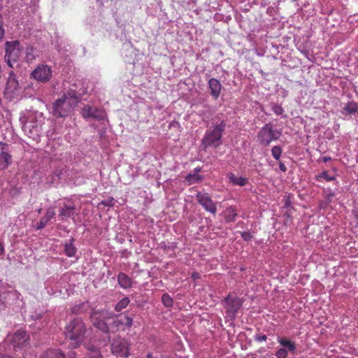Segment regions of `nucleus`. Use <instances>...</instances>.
<instances>
[{"label": "nucleus", "instance_id": "1", "mask_svg": "<svg viewBox=\"0 0 358 358\" xmlns=\"http://www.w3.org/2000/svg\"><path fill=\"white\" fill-rule=\"evenodd\" d=\"M81 94L75 90L71 89L63 96L55 100L52 104V113L57 117L68 116L80 100Z\"/></svg>", "mask_w": 358, "mask_h": 358}, {"label": "nucleus", "instance_id": "2", "mask_svg": "<svg viewBox=\"0 0 358 358\" xmlns=\"http://www.w3.org/2000/svg\"><path fill=\"white\" fill-rule=\"evenodd\" d=\"M91 322L92 325L103 332L105 336L103 341L99 342V346L106 345L110 340L109 333L118 330L120 321L117 318L104 320V315L102 312L94 310L91 314Z\"/></svg>", "mask_w": 358, "mask_h": 358}, {"label": "nucleus", "instance_id": "3", "mask_svg": "<svg viewBox=\"0 0 358 358\" xmlns=\"http://www.w3.org/2000/svg\"><path fill=\"white\" fill-rule=\"evenodd\" d=\"M86 333V326L80 318H75L66 327L65 336L71 343L69 345L76 348L83 341Z\"/></svg>", "mask_w": 358, "mask_h": 358}, {"label": "nucleus", "instance_id": "4", "mask_svg": "<svg viewBox=\"0 0 358 358\" xmlns=\"http://www.w3.org/2000/svg\"><path fill=\"white\" fill-rule=\"evenodd\" d=\"M24 131L32 138L39 136L43 122L42 114L29 112L27 115L20 117Z\"/></svg>", "mask_w": 358, "mask_h": 358}, {"label": "nucleus", "instance_id": "5", "mask_svg": "<svg viewBox=\"0 0 358 358\" xmlns=\"http://www.w3.org/2000/svg\"><path fill=\"white\" fill-rule=\"evenodd\" d=\"M225 127L226 122L224 120H222L219 123L213 122L211 127L206 131L202 139V145L204 148L210 146L218 147L221 144V138Z\"/></svg>", "mask_w": 358, "mask_h": 358}, {"label": "nucleus", "instance_id": "6", "mask_svg": "<svg viewBox=\"0 0 358 358\" xmlns=\"http://www.w3.org/2000/svg\"><path fill=\"white\" fill-rule=\"evenodd\" d=\"M5 48L6 63L10 67L13 68V64L18 61L21 55L22 48L18 41H7Z\"/></svg>", "mask_w": 358, "mask_h": 358}, {"label": "nucleus", "instance_id": "7", "mask_svg": "<svg viewBox=\"0 0 358 358\" xmlns=\"http://www.w3.org/2000/svg\"><path fill=\"white\" fill-rule=\"evenodd\" d=\"M280 136L281 132L280 131L273 129L271 124H267L259 131L258 139L262 144L267 146L272 141L278 139Z\"/></svg>", "mask_w": 358, "mask_h": 358}, {"label": "nucleus", "instance_id": "8", "mask_svg": "<svg viewBox=\"0 0 358 358\" xmlns=\"http://www.w3.org/2000/svg\"><path fill=\"white\" fill-rule=\"evenodd\" d=\"M224 302V308L226 309L227 317L231 320L234 319L236 313L242 306V299L236 296L229 294L225 298Z\"/></svg>", "mask_w": 358, "mask_h": 358}, {"label": "nucleus", "instance_id": "9", "mask_svg": "<svg viewBox=\"0 0 358 358\" xmlns=\"http://www.w3.org/2000/svg\"><path fill=\"white\" fill-rule=\"evenodd\" d=\"M199 203L207 211L215 215L217 212L216 204L212 201L208 193L199 192L196 194Z\"/></svg>", "mask_w": 358, "mask_h": 358}, {"label": "nucleus", "instance_id": "10", "mask_svg": "<svg viewBox=\"0 0 358 358\" xmlns=\"http://www.w3.org/2000/svg\"><path fill=\"white\" fill-rule=\"evenodd\" d=\"M31 76L39 82L45 83L50 79L52 71L48 65H40L32 71Z\"/></svg>", "mask_w": 358, "mask_h": 358}, {"label": "nucleus", "instance_id": "11", "mask_svg": "<svg viewBox=\"0 0 358 358\" xmlns=\"http://www.w3.org/2000/svg\"><path fill=\"white\" fill-rule=\"evenodd\" d=\"M29 339V335L23 330H18L13 335L8 336L6 341H10L13 348H21L24 346Z\"/></svg>", "mask_w": 358, "mask_h": 358}, {"label": "nucleus", "instance_id": "12", "mask_svg": "<svg viewBox=\"0 0 358 358\" xmlns=\"http://www.w3.org/2000/svg\"><path fill=\"white\" fill-rule=\"evenodd\" d=\"M12 163L10 147L0 142V169H6Z\"/></svg>", "mask_w": 358, "mask_h": 358}, {"label": "nucleus", "instance_id": "13", "mask_svg": "<svg viewBox=\"0 0 358 358\" xmlns=\"http://www.w3.org/2000/svg\"><path fill=\"white\" fill-rule=\"evenodd\" d=\"M111 350L113 354L120 357H127L129 355L128 345L124 339H114L111 345Z\"/></svg>", "mask_w": 358, "mask_h": 358}, {"label": "nucleus", "instance_id": "14", "mask_svg": "<svg viewBox=\"0 0 358 358\" xmlns=\"http://www.w3.org/2000/svg\"><path fill=\"white\" fill-rule=\"evenodd\" d=\"M82 115L84 118H92L96 120H103L105 117L103 110L90 106H86L83 108Z\"/></svg>", "mask_w": 358, "mask_h": 358}, {"label": "nucleus", "instance_id": "15", "mask_svg": "<svg viewBox=\"0 0 358 358\" xmlns=\"http://www.w3.org/2000/svg\"><path fill=\"white\" fill-rule=\"evenodd\" d=\"M208 86L210 90L211 95L214 99H217L220 96L222 89L220 82L215 78H211L208 81Z\"/></svg>", "mask_w": 358, "mask_h": 358}, {"label": "nucleus", "instance_id": "16", "mask_svg": "<svg viewBox=\"0 0 358 358\" xmlns=\"http://www.w3.org/2000/svg\"><path fill=\"white\" fill-rule=\"evenodd\" d=\"M55 215V212L54 209L52 208H49L47 210L45 215L40 220L39 222H38L36 229H43L47 225L48 222L52 218L54 217Z\"/></svg>", "mask_w": 358, "mask_h": 358}, {"label": "nucleus", "instance_id": "17", "mask_svg": "<svg viewBox=\"0 0 358 358\" xmlns=\"http://www.w3.org/2000/svg\"><path fill=\"white\" fill-rule=\"evenodd\" d=\"M75 215V207L73 206H67L64 205L63 207L61 208L60 212L59 214V217L62 220H65L66 218H74Z\"/></svg>", "mask_w": 358, "mask_h": 358}, {"label": "nucleus", "instance_id": "18", "mask_svg": "<svg viewBox=\"0 0 358 358\" xmlns=\"http://www.w3.org/2000/svg\"><path fill=\"white\" fill-rule=\"evenodd\" d=\"M229 182L234 185H238L241 187L245 186L248 184V180L245 177L238 176L232 173H229L227 175Z\"/></svg>", "mask_w": 358, "mask_h": 358}, {"label": "nucleus", "instance_id": "19", "mask_svg": "<svg viewBox=\"0 0 358 358\" xmlns=\"http://www.w3.org/2000/svg\"><path fill=\"white\" fill-rule=\"evenodd\" d=\"M200 171L201 168H196L194 169V173H190L186 176L185 180L188 185H192L199 182L202 180V176L198 173Z\"/></svg>", "mask_w": 358, "mask_h": 358}, {"label": "nucleus", "instance_id": "20", "mask_svg": "<svg viewBox=\"0 0 358 358\" xmlns=\"http://www.w3.org/2000/svg\"><path fill=\"white\" fill-rule=\"evenodd\" d=\"M101 346H95L92 343H89L87 346L88 354L85 358H102L99 352Z\"/></svg>", "mask_w": 358, "mask_h": 358}, {"label": "nucleus", "instance_id": "21", "mask_svg": "<svg viewBox=\"0 0 358 358\" xmlns=\"http://www.w3.org/2000/svg\"><path fill=\"white\" fill-rule=\"evenodd\" d=\"M278 341L287 352H294L296 349L295 343L287 338H278Z\"/></svg>", "mask_w": 358, "mask_h": 358}, {"label": "nucleus", "instance_id": "22", "mask_svg": "<svg viewBox=\"0 0 358 358\" xmlns=\"http://www.w3.org/2000/svg\"><path fill=\"white\" fill-rule=\"evenodd\" d=\"M343 115H352L358 113V104L355 102H348L343 108L342 111Z\"/></svg>", "mask_w": 358, "mask_h": 358}, {"label": "nucleus", "instance_id": "23", "mask_svg": "<svg viewBox=\"0 0 358 358\" xmlns=\"http://www.w3.org/2000/svg\"><path fill=\"white\" fill-rule=\"evenodd\" d=\"M117 280L120 285L124 289L129 288L131 286V278L123 273H119Z\"/></svg>", "mask_w": 358, "mask_h": 358}, {"label": "nucleus", "instance_id": "24", "mask_svg": "<svg viewBox=\"0 0 358 358\" xmlns=\"http://www.w3.org/2000/svg\"><path fill=\"white\" fill-rule=\"evenodd\" d=\"M72 242L73 240H71L69 243H66L64 245V252L69 257H73L76 252V248Z\"/></svg>", "mask_w": 358, "mask_h": 358}, {"label": "nucleus", "instance_id": "25", "mask_svg": "<svg viewBox=\"0 0 358 358\" xmlns=\"http://www.w3.org/2000/svg\"><path fill=\"white\" fill-rule=\"evenodd\" d=\"M129 303V299L127 297H124L121 299L115 307L116 311H121L122 309L125 308Z\"/></svg>", "mask_w": 358, "mask_h": 358}, {"label": "nucleus", "instance_id": "26", "mask_svg": "<svg viewBox=\"0 0 358 358\" xmlns=\"http://www.w3.org/2000/svg\"><path fill=\"white\" fill-rule=\"evenodd\" d=\"M227 221L232 222L235 220L237 216L236 210L234 207L230 206L227 210Z\"/></svg>", "mask_w": 358, "mask_h": 358}, {"label": "nucleus", "instance_id": "27", "mask_svg": "<svg viewBox=\"0 0 358 358\" xmlns=\"http://www.w3.org/2000/svg\"><path fill=\"white\" fill-rule=\"evenodd\" d=\"M48 358H66V355L60 350H54L48 352Z\"/></svg>", "mask_w": 358, "mask_h": 358}, {"label": "nucleus", "instance_id": "28", "mask_svg": "<svg viewBox=\"0 0 358 358\" xmlns=\"http://www.w3.org/2000/svg\"><path fill=\"white\" fill-rule=\"evenodd\" d=\"M162 301L166 307H171L173 304L172 298L168 294H163Z\"/></svg>", "mask_w": 358, "mask_h": 358}, {"label": "nucleus", "instance_id": "29", "mask_svg": "<svg viewBox=\"0 0 358 358\" xmlns=\"http://www.w3.org/2000/svg\"><path fill=\"white\" fill-rule=\"evenodd\" d=\"M272 156L278 160L280 157L282 150L279 146H274L271 150Z\"/></svg>", "mask_w": 358, "mask_h": 358}, {"label": "nucleus", "instance_id": "30", "mask_svg": "<svg viewBox=\"0 0 358 358\" xmlns=\"http://www.w3.org/2000/svg\"><path fill=\"white\" fill-rule=\"evenodd\" d=\"M114 203H115L114 199L113 197H110L108 199H106V200L101 201V203H99V208H101V206L111 207V206H114Z\"/></svg>", "mask_w": 358, "mask_h": 358}, {"label": "nucleus", "instance_id": "31", "mask_svg": "<svg viewBox=\"0 0 358 358\" xmlns=\"http://www.w3.org/2000/svg\"><path fill=\"white\" fill-rule=\"evenodd\" d=\"M120 321V325L124 324L127 327H131L132 325V319L128 316H124L122 319H118Z\"/></svg>", "mask_w": 358, "mask_h": 358}, {"label": "nucleus", "instance_id": "32", "mask_svg": "<svg viewBox=\"0 0 358 358\" xmlns=\"http://www.w3.org/2000/svg\"><path fill=\"white\" fill-rule=\"evenodd\" d=\"M34 49L32 48H27L26 50V59L27 62H31L34 59Z\"/></svg>", "mask_w": 358, "mask_h": 358}, {"label": "nucleus", "instance_id": "33", "mask_svg": "<svg viewBox=\"0 0 358 358\" xmlns=\"http://www.w3.org/2000/svg\"><path fill=\"white\" fill-rule=\"evenodd\" d=\"M277 358H286L287 356V350L285 348H280L275 352Z\"/></svg>", "mask_w": 358, "mask_h": 358}, {"label": "nucleus", "instance_id": "34", "mask_svg": "<svg viewBox=\"0 0 358 358\" xmlns=\"http://www.w3.org/2000/svg\"><path fill=\"white\" fill-rule=\"evenodd\" d=\"M273 111L278 115H281L283 113V108L278 106V105H274L272 108Z\"/></svg>", "mask_w": 358, "mask_h": 358}, {"label": "nucleus", "instance_id": "35", "mask_svg": "<svg viewBox=\"0 0 358 358\" xmlns=\"http://www.w3.org/2000/svg\"><path fill=\"white\" fill-rule=\"evenodd\" d=\"M320 177L325 179L327 181H331L334 180V176H329L328 173L327 171H323L320 175Z\"/></svg>", "mask_w": 358, "mask_h": 358}, {"label": "nucleus", "instance_id": "36", "mask_svg": "<svg viewBox=\"0 0 358 358\" xmlns=\"http://www.w3.org/2000/svg\"><path fill=\"white\" fill-rule=\"evenodd\" d=\"M241 237L246 241H250L252 238V235L249 231H245L241 234Z\"/></svg>", "mask_w": 358, "mask_h": 358}, {"label": "nucleus", "instance_id": "37", "mask_svg": "<svg viewBox=\"0 0 358 358\" xmlns=\"http://www.w3.org/2000/svg\"><path fill=\"white\" fill-rule=\"evenodd\" d=\"M266 335H256L255 336V340L259 341V342H261V341H266Z\"/></svg>", "mask_w": 358, "mask_h": 358}, {"label": "nucleus", "instance_id": "38", "mask_svg": "<svg viewBox=\"0 0 358 358\" xmlns=\"http://www.w3.org/2000/svg\"><path fill=\"white\" fill-rule=\"evenodd\" d=\"M76 355L73 351L68 352L67 355H66V358H76Z\"/></svg>", "mask_w": 358, "mask_h": 358}, {"label": "nucleus", "instance_id": "39", "mask_svg": "<svg viewBox=\"0 0 358 358\" xmlns=\"http://www.w3.org/2000/svg\"><path fill=\"white\" fill-rule=\"evenodd\" d=\"M279 169L282 172H285L287 171V168H286L285 165L281 162L279 164Z\"/></svg>", "mask_w": 358, "mask_h": 358}, {"label": "nucleus", "instance_id": "40", "mask_svg": "<svg viewBox=\"0 0 358 358\" xmlns=\"http://www.w3.org/2000/svg\"><path fill=\"white\" fill-rule=\"evenodd\" d=\"M322 159L324 162L326 163V162L330 161L331 159V158L330 157H324L322 158Z\"/></svg>", "mask_w": 358, "mask_h": 358}, {"label": "nucleus", "instance_id": "41", "mask_svg": "<svg viewBox=\"0 0 358 358\" xmlns=\"http://www.w3.org/2000/svg\"><path fill=\"white\" fill-rule=\"evenodd\" d=\"M62 173V171H56L54 174L55 176H57L58 178H59L60 176V174Z\"/></svg>", "mask_w": 358, "mask_h": 358}, {"label": "nucleus", "instance_id": "42", "mask_svg": "<svg viewBox=\"0 0 358 358\" xmlns=\"http://www.w3.org/2000/svg\"><path fill=\"white\" fill-rule=\"evenodd\" d=\"M3 252V247L1 244V243L0 242V255H2Z\"/></svg>", "mask_w": 358, "mask_h": 358}, {"label": "nucleus", "instance_id": "43", "mask_svg": "<svg viewBox=\"0 0 358 358\" xmlns=\"http://www.w3.org/2000/svg\"><path fill=\"white\" fill-rule=\"evenodd\" d=\"M334 194H329L328 195V199L330 201V200H331V197H333V196H334Z\"/></svg>", "mask_w": 358, "mask_h": 358}, {"label": "nucleus", "instance_id": "44", "mask_svg": "<svg viewBox=\"0 0 358 358\" xmlns=\"http://www.w3.org/2000/svg\"><path fill=\"white\" fill-rule=\"evenodd\" d=\"M147 358H154V357H152V354H150V353H149V354H148V355H147Z\"/></svg>", "mask_w": 358, "mask_h": 358}, {"label": "nucleus", "instance_id": "45", "mask_svg": "<svg viewBox=\"0 0 358 358\" xmlns=\"http://www.w3.org/2000/svg\"><path fill=\"white\" fill-rule=\"evenodd\" d=\"M252 358H255V357H252Z\"/></svg>", "mask_w": 358, "mask_h": 358}]
</instances>
